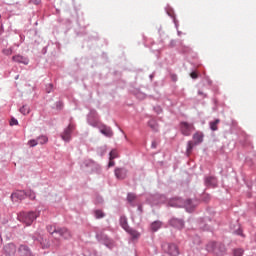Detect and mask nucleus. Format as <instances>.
Masks as SVG:
<instances>
[{"instance_id":"obj_1","label":"nucleus","mask_w":256,"mask_h":256,"mask_svg":"<svg viewBox=\"0 0 256 256\" xmlns=\"http://www.w3.org/2000/svg\"><path fill=\"white\" fill-rule=\"evenodd\" d=\"M39 215H41L39 211L20 212L17 218L18 221L29 227L33 225V221H35Z\"/></svg>"},{"instance_id":"obj_2","label":"nucleus","mask_w":256,"mask_h":256,"mask_svg":"<svg viewBox=\"0 0 256 256\" xmlns=\"http://www.w3.org/2000/svg\"><path fill=\"white\" fill-rule=\"evenodd\" d=\"M169 205L171 207H185V209H187V211H193V209H195V206H196V204H195V202H193V200L188 199L185 202H183V199H181V198L172 199L169 202Z\"/></svg>"},{"instance_id":"obj_3","label":"nucleus","mask_w":256,"mask_h":256,"mask_svg":"<svg viewBox=\"0 0 256 256\" xmlns=\"http://www.w3.org/2000/svg\"><path fill=\"white\" fill-rule=\"evenodd\" d=\"M206 249L209 253H215V255H221L226 251L225 245L217 244L215 242L208 243Z\"/></svg>"},{"instance_id":"obj_4","label":"nucleus","mask_w":256,"mask_h":256,"mask_svg":"<svg viewBox=\"0 0 256 256\" xmlns=\"http://www.w3.org/2000/svg\"><path fill=\"white\" fill-rule=\"evenodd\" d=\"M74 131L75 124L70 123L68 127H66L64 131L60 134L62 141H65V143H69V141H71V135H73Z\"/></svg>"},{"instance_id":"obj_5","label":"nucleus","mask_w":256,"mask_h":256,"mask_svg":"<svg viewBox=\"0 0 256 256\" xmlns=\"http://www.w3.org/2000/svg\"><path fill=\"white\" fill-rule=\"evenodd\" d=\"M180 131L182 135H185L186 137H189L191 133L195 131V126L193 123L188 122H181L180 123Z\"/></svg>"},{"instance_id":"obj_6","label":"nucleus","mask_w":256,"mask_h":256,"mask_svg":"<svg viewBox=\"0 0 256 256\" xmlns=\"http://www.w3.org/2000/svg\"><path fill=\"white\" fill-rule=\"evenodd\" d=\"M18 255L20 256H35L33 252L31 251V248L25 244H21L18 247Z\"/></svg>"},{"instance_id":"obj_7","label":"nucleus","mask_w":256,"mask_h":256,"mask_svg":"<svg viewBox=\"0 0 256 256\" xmlns=\"http://www.w3.org/2000/svg\"><path fill=\"white\" fill-rule=\"evenodd\" d=\"M27 197V192L25 190H18L11 195L12 201H23Z\"/></svg>"},{"instance_id":"obj_8","label":"nucleus","mask_w":256,"mask_h":256,"mask_svg":"<svg viewBox=\"0 0 256 256\" xmlns=\"http://www.w3.org/2000/svg\"><path fill=\"white\" fill-rule=\"evenodd\" d=\"M4 253L8 256H14L17 253V246L13 243H8L4 246Z\"/></svg>"},{"instance_id":"obj_9","label":"nucleus","mask_w":256,"mask_h":256,"mask_svg":"<svg viewBox=\"0 0 256 256\" xmlns=\"http://www.w3.org/2000/svg\"><path fill=\"white\" fill-rule=\"evenodd\" d=\"M87 122L92 127H97V112L95 110H91L87 116Z\"/></svg>"},{"instance_id":"obj_10","label":"nucleus","mask_w":256,"mask_h":256,"mask_svg":"<svg viewBox=\"0 0 256 256\" xmlns=\"http://www.w3.org/2000/svg\"><path fill=\"white\" fill-rule=\"evenodd\" d=\"M56 235H59L60 237H62V239H71L72 235H71V231H69V229H67L66 227H62V228H58Z\"/></svg>"},{"instance_id":"obj_11","label":"nucleus","mask_w":256,"mask_h":256,"mask_svg":"<svg viewBox=\"0 0 256 256\" xmlns=\"http://www.w3.org/2000/svg\"><path fill=\"white\" fill-rule=\"evenodd\" d=\"M12 61H14V63H20L22 65H29V59L25 56H22L21 54L13 56Z\"/></svg>"},{"instance_id":"obj_12","label":"nucleus","mask_w":256,"mask_h":256,"mask_svg":"<svg viewBox=\"0 0 256 256\" xmlns=\"http://www.w3.org/2000/svg\"><path fill=\"white\" fill-rule=\"evenodd\" d=\"M100 133L105 137H113V130L109 126L101 125L98 127Z\"/></svg>"},{"instance_id":"obj_13","label":"nucleus","mask_w":256,"mask_h":256,"mask_svg":"<svg viewBox=\"0 0 256 256\" xmlns=\"http://www.w3.org/2000/svg\"><path fill=\"white\" fill-rule=\"evenodd\" d=\"M171 227H175V229H183L185 227V222L181 219L172 218L170 220Z\"/></svg>"},{"instance_id":"obj_14","label":"nucleus","mask_w":256,"mask_h":256,"mask_svg":"<svg viewBox=\"0 0 256 256\" xmlns=\"http://www.w3.org/2000/svg\"><path fill=\"white\" fill-rule=\"evenodd\" d=\"M114 173L117 179H125L127 177V170L123 168H116Z\"/></svg>"},{"instance_id":"obj_15","label":"nucleus","mask_w":256,"mask_h":256,"mask_svg":"<svg viewBox=\"0 0 256 256\" xmlns=\"http://www.w3.org/2000/svg\"><path fill=\"white\" fill-rule=\"evenodd\" d=\"M206 187H217V178L208 176L205 178Z\"/></svg>"},{"instance_id":"obj_16","label":"nucleus","mask_w":256,"mask_h":256,"mask_svg":"<svg viewBox=\"0 0 256 256\" xmlns=\"http://www.w3.org/2000/svg\"><path fill=\"white\" fill-rule=\"evenodd\" d=\"M168 255L171 256H178L179 255V248L175 244H170L168 246Z\"/></svg>"},{"instance_id":"obj_17","label":"nucleus","mask_w":256,"mask_h":256,"mask_svg":"<svg viewBox=\"0 0 256 256\" xmlns=\"http://www.w3.org/2000/svg\"><path fill=\"white\" fill-rule=\"evenodd\" d=\"M194 145H199V143H203V134L201 132H196L193 135Z\"/></svg>"},{"instance_id":"obj_18","label":"nucleus","mask_w":256,"mask_h":256,"mask_svg":"<svg viewBox=\"0 0 256 256\" xmlns=\"http://www.w3.org/2000/svg\"><path fill=\"white\" fill-rule=\"evenodd\" d=\"M148 125L152 129V131H159V124H157V120L151 119L148 122Z\"/></svg>"},{"instance_id":"obj_19","label":"nucleus","mask_w":256,"mask_h":256,"mask_svg":"<svg viewBox=\"0 0 256 256\" xmlns=\"http://www.w3.org/2000/svg\"><path fill=\"white\" fill-rule=\"evenodd\" d=\"M160 227H163V223L161 221H154L151 224V231H159Z\"/></svg>"},{"instance_id":"obj_20","label":"nucleus","mask_w":256,"mask_h":256,"mask_svg":"<svg viewBox=\"0 0 256 256\" xmlns=\"http://www.w3.org/2000/svg\"><path fill=\"white\" fill-rule=\"evenodd\" d=\"M37 141H38V145H45V143H48L49 138L45 135H42L37 138Z\"/></svg>"},{"instance_id":"obj_21","label":"nucleus","mask_w":256,"mask_h":256,"mask_svg":"<svg viewBox=\"0 0 256 256\" xmlns=\"http://www.w3.org/2000/svg\"><path fill=\"white\" fill-rule=\"evenodd\" d=\"M46 229H47L48 233H50V235H55V234H57V231L59 230V228H57V227H55V226H53V225H48V226L46 227Z\"/></svg>"},{"instance_id":"obj_22","label":"nucleus","mask_w":256,"mask_h":256,"mask_svg":"<svg viewBox=\"0 0 256 256\" xmlns=\"http://www.w3.org/2000/svg\"><path fill=\"white\" fill-rule=\"evenodd\" d=\"M120 225H121V227H123V229L125 231H128L129 225L127 224V218L126 217H121L120 218Z\"/></svg>"},{"instance_id":"obj_23","label":"nucleus","mask_w":256,"mask_h":256,"mask_svg":"<svg viewBox=\"0 0 256 256\" xmlns=\"http://www.w3.org/2000/svg\"><path fill=\"white\" fill-rule=\"evenodd\" d=\"M20 113L22 115H29V113L31 112V109L29 108V106L27 105H23L20 109H19Z\"/></svg>"},{"instance_id":"obj_24","label":"nucleus","mask_w":256,"mask_h":256,"mask_svg":"<svg viewBox=\"0 0 256 256\" xmlns=\"http://www.w3.org/2000/svg\"><path fill=\"white\" fill-rule=\"evenodd\" d=\"M219 123H221V120H219V119H216L215 121L210 122V129L212 131H217V129H218L217 125H219Z\"/></svg>"},{"instance_id":"obj_25","label":"nucleus","mask_w":256,"mask_h":256,"mask_svg":"<svg viewBox=\"0 0 256 256\" xmlns=\"http://www.w3.org/2000/svg\"><path fill=\"white\" fill-rule=\"evenodd\" d=\"M130 235L131 237H133V239H138L139 237V232H137L136 230H133V229H130L128 228V230H126Z\"/></svg>"},{"instance_id":"obj_26","label":"nucleus","mask_w":256,"mask_h":256,"mask_svg":"<svg viewBox=\"0 0 256 256\" xmlns=\"http://www.w3.org/2000/svg\"><path fill=\"white\" fill-rule=\"evenodd\" d=\"M104 245H106V247H109V249H112V247H113V245H115V243L113 242V240L105 237Z\"/></svg>"},{"instance_id":"obj_27","label":"nucleus","mask_w":256,"mask_h":256,"mask_svg":"<svg viewBox=\"0 0 256 256\" xmlns=\"http://www.w3.org/2000/svg\"><path fill=\"white\" fill-rule=\"evenodd\" d=\"M194 146H195V144H193V141H188L187 150H186V153H187L188 156L193 151Z\"/></svg>"},{"instance_id":"obj_28","label":"nucleus","mask_w":256,"mask_h":256,"mask_svg":"<svg viewBox=\"0 0 256 256\" xmlns=\"http://www.w3.org/2000/svg\"><path fill=\"white\" fill-rule=\"evenodd\" d=\"M26 197H29L32 201L36 198V194L33 190L26 191Z\"/></svg>"},{"instance_id":"obj_29","label":"nucleus","mask_w":256,"mask_h":256,"mask_svg":"<svg viewBox=\"0 0 256 256\" xmlns=\"http://www.w3.org/2000/svg\"><path fill=\"white\" fill-rule=\"evenodd\" d=\"M243 253H245V251L241 248L234 249V251H233L234 256H243Z\"/></svg>"},{"instance_id":"obj_30","label":"nucleus","mask_w":256,"mask_h":256,"mask_svg":"<svg viewBox=\"0 0 256 256\" xmlns=\"http://www.w3.org/2000/svg\"><path fill=\"white\" fill-rule=\"evenodd\" d=\"M110 157H109V159H117V157H119V153L117 152V150H112L111 152H110Z\"/></svg>"},{"instance_id":"obj_31","label":"nucleus","mask_w":256,"mask_h":256,"mask_svg":"<svg viewBox=\"0 0 256 256\" xmlns=\"http://www.w3.org/2000/svg\"><path fill=\"white\" fill-rule=\"evenodd\" d=\"M127 199L129 201V203H133V201H135V199H137V196L133 193H129L127 196Z\"/></svg>"},{"instance_id":"obj_32","label":"nucleus","mask_w":256,"mask_h":256,"mask_svg":"<svg viewBox=\"0 0 256 256\" xmlns=\"http://www.w3.org/2000/svg\"><path fill=\"white\" fill-rule=\"evenodd\" d=\"M4 55H13V48H6L2 51Z\"/></svg>"},{"instance_id":"obj_33","label":"nucleus","mask_w":256,"mask_h":256,"mask_svg":"<svg viewBox=\"0 0 256 256\" xmlns=\"http://www.w3.org/2000/svg\"><path fill=\"white\" fill-rule=\"evenodd\" d=\"M28 144L30 145V147H37V145H39V142L38 140L36 139H32V140H29Z\"/></svg>"},{"instance_id":"obj_34","label":"nucleus","mask_w":256,"mask_h":256,"mask_svg":"<svg viewBox=\"0 0 256 256\" xmlns=\"http://www.w3.org/2000/svg\"><path fill=\"white\" fill-rule=\"evenodd\" d=\"M91 165H93V161L91 160H86L83 162V164L81 165V167H91Z\"/></svg>"},{"instance_id":"obj_35","label":"nucleus","mask_w":256,"mask_h":256,"mask_svg":"<svg viewBox=\"0 0 256 256\" xmlns=\"http://www.w3.org/2000/svg\"><path fill=\"white\" fill-rule=\"evenodd\" d=\"M46 93H53V84L46 85Z\"/></svg>"},{"instance_id":"obj_36","label":"nucleus","mask_w":256,"mask_h":256,"mask_svg":"<svg viewBox=\"0 0 256 256\" xmlns=\"http://www.w3.org/2000/svg\"><path fill=\"white\" fill-rule=\"evenodd\" d=\"M105 217V212L98 210L97 211V219H103Z\"/></svg>"},{"instance_id":"obj_37","label":"nucleus","mask_w":256,"mask_h":256,"mask_svg":"<svg viewBox=\"0 0 256 256\" xmlns=\"http://www.w3.org/2000/svg\"><path fill=\"white\" fill-rule=\"evenodd\" d=\"M56 109H58L59 111L63 109V101L56 102Z\"/></svg>"},{"instance_id":"obj_38","label":"nucleus","mask_w":256,"mask_h":256,"mask_svg":"<svg viewBox=\"0 0 256 256\" xmlns=\"http://www.w3.org/2000/svg\"><path fill=\"white\" fill-rule=\"evenodd\" d=\"M10 125L11 127H13V125H19V121L15 118H11Z\"/></svg>"},{"instance_id":"obj_39","label":"nucleus","mask_w":256,"mask_h":256,"mask_svg":"<svg viewBox=\"0 0 256 256\" xmlns=\"http://www.w3.org/2000/svg\"><path fill=\"white\" fill-rule=\"evenodd\" d=\"M111 167H115V161H113V159H109L108 169Z\"/></svg>"},{"instance_id":"obj_40","label":"nucleus","mask_w":256,"mask_h":256,"mask_svg":"<svg viewBox=\"0 0 256 256\" xmlns=\"http://www.w3.org/2000/svg\"><path fill=\"white\" fill-rule=\"evenodd\" d=\"M192 79H197L199 76L197 75V72H191L190 74Z\"/></svg>"},{"instance_id":"obj_41","label":"nucleus","mask_w":256,"mask_h":256,"mask_svg":"<svg viewBox=\"0 0 256 256\" xmlns=\"http://www.w3.org/2000/svg\"><path fill=\"white\" fill-rule=\"evenodd\" d=\"M209 199H211V196H209V194L203 195V201H209Z\"/></svg>"},{"instance_id":"obj_42","label":"nucleus","mask_w":256,"mask_h":256,"mask_svg":"<svg viewBox=\"0 0 256 256\" xmlns=\"http://www.w3.org/2000/svg\"><path fill=\"white\" fill-rule=\"evenodd\" d=\"M30 3H33V5H39L41 0H30Z\"/></svg>"},{"instance_id":"obj_43","label":"nucleus","mask_w":256,"mask_h":256,"mask_svg":"<svg viewBox=\"0 0 256 256\" xmlns=\"http://www.w3.org/2000/svg\"><path fill=\"white\" fill-rule=\"evenodd\" d=\"M152 149H157V142L153 141L151 144Z\"/></svg>"},{"instance_id":"obj_44","label":"nucleus","mask_w":256,"mask_h":256,"mask_svg":"<svg viewBox=\"0 0 256 256\" xmlns=\"http://www.w3.org/2000/svg\"><path fill=\"white\" fill-rule=\"evenodd\" d=\"M2 243H3V239L1 238V235H0V247H1Z\"/></svg>"},{"instance_id":"obj_45","label":"nucleus","mask_w":256,"mask_h":256,"mask_svg":"<svg viewBox=\"0 0 256 256\" xmlns=\"http://www.w3.org/2000/svg\"><path fill=\"white\" fill-rule=\"evenodd\" d=\"M138 209L139 211L143 212V207L139 206Z\"/></svg>"},{"instance_id":"obj_46","label":"nucleus","mask_w":256,"mask_h":256,"mask_svg":"<svg viewBox=\"0 0 256 256\" xmlns=\"http://www.w3.org/2000/svg\"><path fill=\"white\" fill-rule=\"evenodd\" d=\"M94 215L95 217H97V210H94Z\"/></svg>"}]
</instances>
